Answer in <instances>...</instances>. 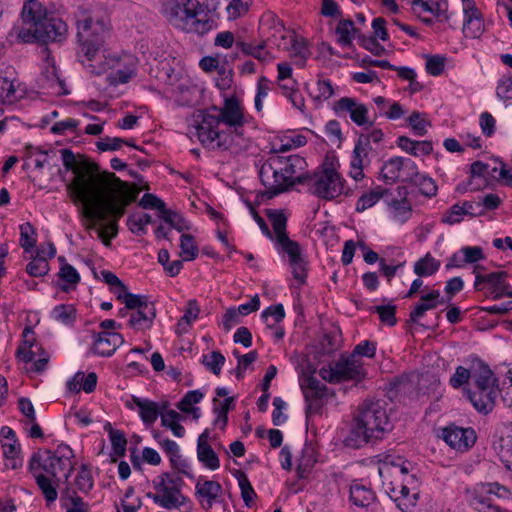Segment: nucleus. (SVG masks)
Wrapping results in <instances>:
<instances>
[{
  "label": "nucleus",
  "instance_id": "nucleus-1",
  "mask_svg": "<svg viewBox=\"0 0 512 512\" xmlns=\"http://www.w3.org/2000/svg\"><path fill=\"white\" fill-rule=\"evenodd\" d=\"M63 165L74 174L67 185L73 203L81 204L88 230H94L105 246L118 233V220L135 200L127 182L114 173L102 171L92 162H78L69 149L61 150Z\"/></svg>",
  "mask_w": 512,
  "mask_h": 512
},
{
  "label": "nucleus",
  "instance_id": "nucleus-2",
  "mask_svg": "<svg viewBox=\"0 0 512 512\" xmlns=\"http://www.w3.org/2000/svg\"><path fill=\"white\" fill-rule=\"evenodd\" d=\"M195 134L204 148L239 153L249 146L243 125L247 122L245 110L235 97H224L221 107L212 106L194 115Z\"/></svg>",
  "mask_w": 512,
  "mask_h": 512
},
{
  "label": "nucleus",
  "instance_id": "nucleus-3",
  "mask_svg": "<svg viewBox=\"0 0 512 512\" xmlns=\"http://www.w3.org/2000/svg\"><path fill=\"white\" fill-rule=\"evenodd\" d=\"M411 462L402 457L386 456L378 468L379 475L385 480L387 476L400 477V483L393 481L386 485V493L402 512H410L418 501V479Z\"/></svg>",
  "mask_w": 512,
  "mask_h": 512
},
{
  "label": "nucleus",
  "instance_id": "nucleus-4",
  "mask_svg": "<svg viewBox=\"0 0 512 512\" xmlns=\"http://www.w3.org/2000/svg\"><path fill=\"white\" fill-rule=\"evenodd\" d=\"M392 429L383 400H366L358 408L350 434L345 439L347 446L360 448L371 440L383 438Z\"/></svg>",
  "mask_w": 512,
  "mask_h": 512
},
{
  "label": "nucleus",
  "instance_id": "nucleus-5",
  "mask_svg": "<svg viewBox=\"0 0 512 512\" xmlns=\"http://www.w3.org/2000/svg\"><path fill=\"white\" fill-rule=\"evenodd\" d=\"M77 29L83 65L96 75L106 72L108 65L102 61L104 55L100 52L106 34L104 22H94L90 17L83 16L82 19L77 20Z\"/></svg>",
  "mask_w": 512,
  "mask_h": 512
},
{
  "label": "nucleus",
  "instance_id": "nucleus-6",
  "mask_svg": "<svg viewBox=\"0 0 512 512\" xmlns=\"http://www.w3.org/2000/svg\"><path fill=\"white\" fill-rule=\"evenodd\" d=\"M473 363L472 383L464 390L473 407L486 415L495 407L501 390L494 372L483 360L473 357Z\"/></svg>",
  "mask_w": 512,
  "mask_h": 512
},
{
  "label": "nucleus",
  "instance_id": "nucleus-7",
  "mask_svg": "<svg viewBox=\"0 0 512 512\" xmlns=\"http://www.w3.org/2000/svg\"><path fill=\"white\" fill-rule=\"evenodd\" d=\"M164 13L174 26L204 35L214 29V20L208 17L198 0H168Z\"/></svg>",
  "mask_w": 512,
  "mask_h": 512
},
{
  "label": "nucleus",
  "instance_id": "nucleus-8",
  "mask_svg": "<svg viewBox=\"0 0 512 512\" xmlns=\"http://www.w3.org/2000/svg\"><path fill=\"white\" fill-rule=\"evenodd\" d=\"M71 456L72 450L67 445H60L55 452L46 450L33 455L29 469L32 474L38 472L57 480L63 476L67 480L72 471Z\"/></svg>",
  "mask_w": 512,
  "mask_h": 512
},
{
  "label": "nucleus",
  "instance_id": "nucleus-9",
  "mask_svg": "<svg viewBox=\"0 0 512 512\" xmlns=\"http://www.w3.org/2000/svg\"><path fill=\"white\" fill-rule=\"evenodd\" d=\"M155 493H147V497L158 506L167 509H179L190 502L182 493L184 481L181 477L163 473L153 482Z\"/></svg>",
  "mask_w": 512,
  "mask_h": 512
},
{
  "label": "nucleus",
  "instance_id": "nucleus-10",
  "mask_svg": "<svg viewBox=\"0 0 512 512\" xmlns=\"http://www.w3.org/2000/svg\"><path fill=\"white\" fill-rule=\"evenodd\" d=\"M306 184L310 193L324 200H333L344 190V181L332 163H324L321 169L307 176Z\"/></svg>",
  "mask_w": 512,
  "mask_h": 512
},
{
  "label": "nucleus",
  "instance_id": "nucleus-11",
  "mask_svg": "<svg viewBox=\"0 0 512 512\" xmlns=\"http://www.w3.org/2000/svg\"><path fill=\"white\" fill-rule=\"evenodd\" d=\"M510 494V490L498 482L479 483L467 490L470 505L479 512L502 510L494 504V497L508 498Z\"/></svg>",
  "mask_w": 512,
  "mask_h": 512
},
{
  "label": "nucleus",
  "instance_id": "nucleus-12",
  "mask_svg": "<svg viewBox=\"0 0 512 512\" xmlns=\"http://www.w3.org/2000/svg\"><path fill=\"white\" fill-rule=\"evenodd\" d=\"M274 242L277 252L280 255L287 256L294 279L299 285H304L308 274V262L300 244L283 235Z\"/></svg>",
  "mask_w": 512,
  "mask_h": 512
},
{
  "label": "nucleus",
  "instance_id": "nucleus-13",
  "mask_svg": "<svg viewBox=\"0 0 512 512\" xmlns=\"http://www.w3.org/2000/svg\"><path fill=\"white\" fill-rule=\"evenodd\" d=\"M319 374L325 381L331 383L345 380H360L365 375L362 362L355 355L341 357L328 367H322Z\"/></svg>",
  "mask_w": 512,
  "mask_h": 512
},
{
  "label": "nucleus",
  "instance_id": "nucleus-14",
  "mask_svg": "<svg viewBox=\"0 0 512 512\" xmlns=\"http://www.w3.org/2000/svg\"><path fill=\"white\" fill-rule=\"evenodd\" d=\"M283 169L279 155L270 157L268 162L262 165L259 173L260 179L269 197L276 196L292 186V182L286 178Z\"/></svg>",
  "mask_w": 512,
  "mask_h": 512
},
{
  "label": "nucleus",
  "instance_id": "nucleus-15",
  "mask_svg": "<svg viewBox=\"0 0 512 512\" xmlns=\"http://www.w3.org/2000/svg\"><path fill=\"white\" fill-rule=\"evenodd\" d=\"M416 163L409 158L395 156L385 161L379 172V179L387 185L398 181L409 182L416 175Z\"/></svg>",
  "mask_w": 512,
  "mask_h": 512
},
{
  "label": "nucleus",
  "instance_id": "nucleus-16",
  "mask_svg": "<svg viewBox=\"0 0 512 512\" xmlns=\"http://www.w3.org/2000/svg\"><path fill=\"white\" fill-rule=\"evenodd\" d=\"M333 110L339 117L349 115L351 121L357 126H372L373 122L369 120L368 108L355 98L342 97L335 101Z\"/></svg>",
  "mask_w": 512,
  "mask_h": 512
},
{
  "label": "nucleus",
  "instance_id": "nucleus-17",
  "mask_svg": "<svg viewBox=\"0 0 512 512\" xmlns=\"http://www.w3.org/2000/svg\"><path fill=\"white\" fill-rule=\"evenodd\" d=\"M168 402L157 403L147 398L132 396L126 401V407L130 410H137L140 419L146 426L153 425L159 416L167 410Z\"/></svg>",
  "mask_w": 512,
  "mask_h": 512
},
{
  "label": "nucleus",
  "instance_id": "nucleus-18",
  "mask_svg": "<svg viewBox=\"0 0 512 512\" xmlns=\"http://www.w3.org/2000/svg\"><path fill=\"white\" fill-rule=\"evenodd\" d=\"M443 440L453 449L465 452L470 449L476 442V432L471 427H459L450 425L443 429Z\"/></svg>",
  "mask_w": 512,
  "mask_h": 512
},
{
  "label": "nucleus",
  "instance_id": "nucleus-19",
  "mask_svg": "<svg viewBox=\"0 0 512 512\" xmlns=\"http://www.w3.org/2000/svg\"><path fill=\"white\" fill-rule=\"evenodd\" d=\"M373 155V146H368V142L364 140L356 141L351 156L349 171L350 177L356 182L364 178V169L370 165Z\"/></svg>",
  "mask_w": 512,
  "mask_h": 512
},
{
  "label": "nucleus",
  "instance_id": "nucleus-20",
  "mask_svg": "<svg viewBox=\"0 0 512 512\" xmlns=\"http://www.w3.org/2000/svg\"><path fill=\"white\" fill-rule=\"evenodd\" d=\"M68 32L67 24L60 18H46L33 30V37L41 42H62Z\"/></svg>",
  "mask_w": 512,
  "mask_h": 512
},
{
  "label": "nucleus",
  "instance_id": "nucleus-21",
  "mask_svg": "<svg viewBox=\"0 0 512 512\" xmlns=\"http://www.w3.org/2000/svg\"><path fill=\"white\" fill-rule=\"evenodd\" d=\"M39 86L48 94L64 95L67 94L64 81L59 77L55 62L49 55L45 60V67L39 78Z\"/></svg>",
  "mask_w": 512,
  "mask_h": 512
},
{
  "label": "nucleus",
  "instance_id": "nucleus-22",
  "mask_svg": "<svg viewBox=\"0 0 512 512\" xmlns=\"http://www.w3.org/2000/svg\"><path fill=\"white\" fill-rule=\"evenodd\" d=\"M0 437L6 467L17 469L22 466L21 449L15 438V432L11 428L4 426L0 430Z\"/></svg>",
  "mask_w": 512,
  "mask_h": 512
},
{
  "label": "nucleus",
  "instance_id": "nucleus-23",
  "mask_svg": "<svg viewBox=\"0 0 512 512\" xmlns=\"http://www.w3.org/2000/svg\"><path fill=\"white\" fill-rule=\"evenodd\" d=\"M484 259V251L480 246H464L447 259L445 268L447 270L463 268L466 265H473Z\"/></svg>",
  "mask_w": 512,
  "mask_h": 512
},
{
  "label": "nucleus",
  "instance_id": "nucleus-24",
  "mask_svg": "<svg viewBox=\"0 0 512 512\" xmlns=\"http://www.w3.org/2000/svg\"><path fill=\"white\" fill-rule=\"evenodd\" d=\"M222 493V486L213 480L199 479L195 485V495L203 509L209 510Z\"/></svg>",
  "mask_w": 512,
  "mask_h": 512
},
{
  "label": "nucleus",
  "instance_id": "nucleus-25",
  "mask_svg": "<svg viewBox=\"0 0 512 512\" xmlns=\"http://www.w3.org/2000/svg\"><path fill=\"white\" fill-rule=\"evenodd\" d=\"M124 342V338L117 332L102 331L94 339L93 352L101 357H109Z\"/></svg>",
  "mask_w": 512,
  "mask_h": 512
},
{
  "label": "nucleus",
  "instance_id": "nucleus-26",
  "mask_svg": "<svg viewBox=\"0 0 512 512\" xmlns=\"http://www.w3.org/2000/svg\"><path fill=\"white\" fill-rule=\"evenodd\" d=\"M279 161L284 168L283 172L286 178L292 182V185L295 183H306L308 175L303 174L306 168L304 158L299 155H290L288 157L279 156Z\"/></svg>",
  "mask_w": 512,
  "mask_h": 512
},
{
  "label": "nucleus",
  "instance_id": "nucleus-27",
  "mask_svg": "<svg viewBox=\"0 0 512 512\" xmlns=\"http://www.w3.org/2000/svg\"><path fill=\"white\" fill-rule=\"evenodd\" d=\"M155 317L156 308L154 303L144 304L141 309L129 314L128 325L135 330H147L152 327Z\"/></svg>",
  "mask_w": 512,
  "mask_h": 512
},
{
  "label": "nucleus",
  "instance_id": "nucleus-28",
  "mask_svg": "<svg viewBox=\"0 0 512 512\" xmlns=\"http://www.w3.org/2000/svg\"><path fill=\"white\" fill-rule=\"evenodd\" d=\"M47 18V11L42 3L38 0H28L22 8V19L25 24L30 25V30L33 32L38 27V24Z\"/></svg>",
  "mask_w": 512,
  "mask_h": 512
},
{
  "label": "nucleus",
  "instance_id": "nucleus-29",
  "mask_svg": "<svg viewBox=\"0 0 512 512\" xmlns=\"http://www.w3.org/2000/svg\"><path fill=\"white\" fill-rule=\"evenodd\" d=\"M443 303L444 301L440 299V292L438 290H432L421 296L420 302L417 303L410 312L409 320L412 323H418L426 311L435 309L439 304Z\"/></svg>",
  "mask_w": 512,
  "mask_h": 512
},
{
  "label": "nucleus",
  "instance_id": "nucleus-30",
  "mask_svg": "<svg viewBox=\"0 0 512 512\" xmlns=\"http://www.w3.org/2000/svg\"><path fill=\"white\" fill-rule=\"evenodd\" d=\"M475 203L464 201L463 203L454 204L442 216V222L448 225H455L460 223L465 216L474 217L477 215L474 209Z\"/></svg>",
  "mask_w": 512,
  "mask_h": 512
},
{
  "label": "nucleus",
  "instance_id": "nucleus-31",
  "mask_svg": "<svg viewBox=\"0 0 512 512\" xmlns=\"http://www.w3.org/2000/svg\"><path fill=\"white\" fill-rule=\"evenodd\" d=\"M239 46L244 54L250 55L261 62H270L275 58L269 38L258 44L241 42Z\"/></svg>",
  "mask_w": 512,
  "mask_h": 512
},
{
  "label": "nucleus",
  "instance_id": "nucleus-32",
  "mask_svg": "<svg viewBox=\"0 0 512 512\" xmlns=\"http://www.w3.org/2000/svg\"><path fill=\"white\" fill-rule=\"evenodd\" d=\"M484 268L480 265H475L473 273L475 274V282L474 287L476 290H482V284L486 283L492 287H498L501 285L507 284L505 279L507 277V272L505 271H496L489 274H481L480 270Z\"/></svg>",
  "mask_w": 512,
  "mask_h": 512
},
{
  "label": "nucleus",
  "instance_id": "nucleus-33",
  "mask_svg": "<svg viewBox=\"0 0 512 512\" xmlns=\"http://www.w3.org/2000/svg\"><path fill=\"white\" fill-rule=\"evenodd\" d=\"M397 146L416 157L429 155L433 150L431 142L415 141L406 136H399L397 138Z\"/></svg>",
  "mask_w": 512,
  "mask_h": 512
},
{
  "label": "nucleus",
  "instance_id": "nucleus-34",
  "mask_svg": "<svg viewBox=\"0 0 512 512\" xmlns=\"http://www.w3.org/2000/svg\"><path fill=\"white\" fill-rule=\"evenodd\" d=\"M33 476L46 502L48 504L55 502L58 497L57 489L61 480L49 478V476L38 472L33 474Z\"/></svg>",
  "mask_w": 512,
  "mask_h": 512
},
{
  "label": "nucleus",
  "instance_id": "nucleus-35",
  "mask_svg": "<svg viewBox=\"0 0 512 512\" xmlns=\"http://www.w3.org/2000/svg\"><path fill=\"white\" fill-rule=\"evenodd\" d=\"M376 499L375 493L371 488L360 484L354 483L350 487V500L355 506L368 507L374 503Z\"/></svg>",
  "mask_w": 512,
  "mask_h": 512
},
{
  "label": "nucleus",
  "instance_id": "nucleus-36",
  "mask_svg": "<svg viewBox=\"0 0 512 512\" xmlns=\"http://www.w3.org/2000/svg\"><path fill=\"white\" fill-rule=\"evenodd\" d=\"M288 41L290 42V56L297 65L304 66L307 59L311 56L307 41L296 35L292 36V39H288Z\"/></svg>",
  "mask_w": 512,
  "mask_h": 512
},
{
  "label": "nucleus",
  "instance_id": "nucleus-37",
  "mask_svg": "<svg viewBox=\"0 0 512 512\" xmlns=\"http://www.w3.org/2000/svg\"><path fill=\"white\" fill-rule=\"evenodd\" d=\"M301 388L305 397V401L320 400L326 396V385L312 376L306 377L302 381Z\"/></svg>",
  "mask_w": 512,
  "mask_h": 512
},
{
  "label": "nucleus",
  "instance_id": "nucleus-38",
  "mask_svg": "<svg viewBox=\"0 0 512 512\" xmlns=\"http://www.w3.org/2000/svg\"><path fill=\"white\" fill-rule=\"evenodd\" d=\"M23 343L17 349V357L23 362L27 363L28 361H32L34 359V355L36 354V346H39L35 343L34 332L31 327H25L22 333Z\"/></svg>",
  "mask_w": 512,
  "mask_h": 512
},
{
  "label": "nucleus",
  "instance_id": "nucleus-39",
  "mask_svg": "<svg viewBox=\"0 0 512 512\" xmlns=\"http://www.w3.org/2000/svg\"><path fill=\"white\" fill-rule=\"evenodd\" d=\"M278 82L283 96H285L295 108L299 109L301 112H304L305 100L301 92L297 89L296 81L294 79H289L285 82Z\"/></svg>",
  "mask_w": 512,
  "mask_h": 512
},
{
  "label": "nucleus",
  "instance_id": "nucleus-40",
  "mask_svg": "<svg viewBox=\"0 0 512 512\" xmlns=\"http://www.w3.org/2000/svg\"><path fill=\"white\" fill-rule=\"evenodd\" d=\"M233 397H227L223 401L213 399L214 426L224 430L228 423V412L233 408Z\"/></svg>",
  "mask_w": 512,
  "mask_h": 512
},
{
  "label": "nucleus",
  "instance_id": "nucleus-41",
  "mask_svg": "<svg viewBox=\"0 0 512 512\" xmlns=\"http://www.w3.org/2000/svg\"><path fill=\"white\" fill-rule=\"evenodd\" d=\"M200 307L196 300H189L184 315L179 319L176 327V333L185 334L191 328L192 323L198 318Z\"/></svg>",
  "mask_w": 512,
  "mask_h": 512
},
{
  "label": "nucleus",
  "instance_id": "nucleus-42",
  "mask_svg": "<svg viewBox=\"0 0 512 512\" xmlns=\"http://www.w3.org/2000/svg\"><path fill=\"white\" fill-rule=\"evenodd\" d=\"M356 32L357 29L355 28L352 20H340L335 30L337 43L342 47L350 48Z\"/></svg>",
  "mask_w": 512,
  "mask_h": 512
},
{
  "label": "nucleus",
  "instance_id": "nucleus-43",
  "mask_svg": "<svg viewBox=\"0 0 512 512\" xmlns=\"http://www.w3.org/2000/svg\"><path fill=\"white\" fill-rule=\"evenodd\" d=\"M440 261L434 258L430 253L417 260L413 270L419 277H428L435 274L440 268Z\"/></svg>",
  "mask_w": 512,
  "mask_h": 512
},
{
  "label": "nucleus",
  "instance_id": "nucleus-44",
  "mask_svg": "<svg viewBox=\"0 0 512 512\" xmlns=\"http://www.w3.org/2000/svg\"><path fill=\"white\" fill-rule=\"evenodd\" d=\"M473 357L474 356H470L466 360L468 367L458 366L455 370V373L450 377L449 384L453 388H460L465 384H468L470 379L472 380L474 369Z\"/></svg>",
  "mask_w": 512,
  "mask_h": 512
},
{
  "label": "nucleus",
  "instance_id": "nucleus-45",
  "mask_svg": "<svg viewBox=\"0 0 512 512\" xmlns=\"http://www.w3.org/2000/svg\"><path fill=\"white\" fill-rule=\"evenodd\" d=\"M313 101L321 103L335 95V88L332 82L324 77H319L316 81V87L309 91Z\"/></svg>",
  "mask_w": 512,
  "mask_h": 512
},
{
  "label": "nucleus",
  "instance_id": "nucleus-46",
  "mask_svg": "<svg viewBox=\"0 0 512 512\" xmlns=\"http://www.w3.org/2000/svg\"><path fill=\"white\" fill-rule=\"evenodd\" d=\"M411 9L417 17H421L423 13L439 17L444 12L442 4L437 0H412Z\"/></svg>",
  "mask_w": 512,
  "mask_h": 512
},
{
  "label": "nucleus",
  "instance_id": "nucleus-47",
  "mask_svg": "<svg viewBox=\"0 0 512 512\" xmlns=\"http://www.w3.org/2000/svg\"><path fill=\"white\" fill-rule=\"evenodd\" d=\"M182 416L175 410H166L161 415L162 426L170 429L174 436L183 437L185 435V428L180 424Z\"/></svg>",
  "mask_w": 512,
  "mask_h": 512
},
{
  "label": "nucleus",
  "instance_id": "nucleus-48",
  "mask_svg": "<svg viewBox=\"0 0 512 512\" xmlns=\"http://www.w3.org/2000/svg\"><path fill=\"white\" fill-rule=\"evenodd\" d=\"M409 183H413L419 188L421 194L426 197H433L437 193V185L435 181L426 174L419 173L418 167L416 166V175L409 180Z\"/></svg>",
  "mask_w": 512,
  "mask_h": 512
},
{
  "label": "nucleus",
  "instance_id": "nucleus-49",
  "mask_svg": "<svg viewBox=\"0 0 512 512\" xmlns=\"http://www.w3.org/2000/svg\"><path fill=\"white\" fill-rule=\"evenodd\" d=\"M20 239L19 244L25 252H31L37 243V232L30 222H25L19 226Z\"/></svg>",
  "mask_w": 512,
  "mask_h": 512
},
{
  "label": "nucleus",
  "instance_id": "nucleus-50",
  "mask_svg": "<svg viewBox=\"0 0 512 512\" xmlns=\"http://www.w3.org/2000/svg\"><path fill=\"white\" fill-rule=\"evenodd\" d=\"M105 429L109 432L113 454L119 457L124 456L127 445L125 434L120 430L113 429L109 423L105 426Z\"/></svg>",
  "mask_w": 512,
  "mask_h": 512
},
{
  "label": "nucleus",
  "instance_id": "nucleus-51",
  "mask_svg": "<svg viewBox=\"0 0 512 512\" xmlns=\"http://www.w3.org/2000/svg\"><path fill=\"white\" fill-rule=\"evenodd\" d=\"M197 458L207 469L217 470L220 467V460L211 445L197 447Z\"/></svg>",
  "mask_w": 512,
  "mask_h": 512
},
{
  "label": "nucleus",
  "instance_id": "nucleus-52",
  "mask_svg": "<svg viewBox=\"0 0 512 512\" xmlns=\"http://www.w3.org/2000/svg\"><path fill=\"white\" fill-rule=\"evenodd\" d=\"M51 318L63 324L69 325L75 321L76 310L71 304H60L55 306L51 311Z\"/></svg>",
  "mask_w": 512,
  "mask_h": 512
},
{
  "label": "nucleus",
  "instance_id": "nucleus-53",
  "mask_svg": "<svg viewBox=\"0 0 512 512\" xmlns=\"http://www.w3.org/2000/svg\"><path fill=\"white\" fill-rule=\"evenodd\" d=\"M268 218L274 230V241L279 240L281 236H288L286 233L287 217L282 211L271 210L268 212Z\"/></svg>",
  "mask_w": 512,
  "mask_h": 512
},
{
  "label": "nucleus",
  "instance_id": "nucleus-54",
  "mask_svg": "<svg viewBox=\"0 0 512 512\" xmlns=\"http://www.w3.org/2000/svg\"><path fill=\"white\" fill-rule=\"evenodd\" d=\"M150 223H152V216L147 213L130 215L127 221L130 231L136 235L146 234V226Z\"/></svg>",
  "mask_w": 512,
  "mask_h": 512
},
{
  "label": "nucleus",
  "instance_id": "nucleus-55",
  "mask_svg": "<svg viewBox=\"0 0 512 512\" xmlns=\"http://www.w3.org/2000/svg\"><path fill=\"white\" fill-rule=\"evenodd\" d=\"M384 192V189L378 187L375 190L364 193L356 203V211L363 212L373 207L383 197Z\"/></svg>",
  "mask_w": 512,
  "mask_h": 512
},
{
  "label": "nucleus",
  "instance_id": "nucleus-56",
  "mask_svg": "<svg viewBox=\"0 0 512 512\" xmlns=\"http://www.w3.org/2000/svg\"><path fill=\"white\" fill-rule=\"evenodd\" d=\"M392 209V218L393 220L404 223L411 216V206L406 199L402 200H393L390 204Z\"/></svg>",
  "mask_w": 512,
  "mask_h": 512
},
{
  "label": "nucleus",
  "instance_id": "nucleus-57",
  "mask_svg": "<svg viewBox=\"0 0 512 512\" xmlns=\"http://www.w3.org/2000/svg\"><path fill=\"white\" fill-rule=\"evenodd\" d=\"M160 217L170 225V227L174 228L179 232H183L185 230H190V224L177 212L165 209Z\"/></svg>",
  "mask_w": 512,
  "mask_h": 512
},
{
  "label": "nucleus",
  "instance_id": "nucleus-58",
  "mask_svg": "<svg viewBox=\"0 0 512 512\" xmlns=\"http://www.w3.org/2000/svg\"><path fill=\"white\" fill-rule=\"evenodd\" d=\"M407 121L413 133L417 136H424L427 133V127L430 126L426 115L419 111H413Z\"/></svg>",
  "mask_w": 512,
  "mask_h": 512
},
{
  "label": "nucleus",
  "instance_id": "nucleus-59",
  "mask_svg": "<svg viewBox=\"0 0 512 512\" xmlns=\"http://www.w3.org/2000/svg\"><path fill=\"white\" fill-rule=\"evenodd\" d=\"M202 363L213 374L219 375L225 363V357L220 351H212L203 355Z\"/></svg>",
  "mask_w": 512,
  "mask_h": 512
},
{
  "label": "nucleus",
  "instance_id": "nucleus-60",
  "mask_svg": "<svg viewBox=\"0 0 512 512\" xmlns=\"http://www.w3.org/2000/svg\"><path fill=\"white\" fill-rule=\"evenodd\" d=\"M63 506L66 507V512H88V505L83 499L77 495H70L67 490L62 495Z\"/></svg>",
  "mask_w": 512,
  "mask_h": 512
},
{
  "label": "nucleus",
  "instance_id": "nucleus-61",
  "mask_svg": "<svg viewBox=\"0 0 512 512\" xmlns=\"http://www.w3.org/2000/svg\"><path fill=\"white\" fill-rule=\"evenodd\" d=\"M498 98L508 104H512V76L511 74L503 75L496 88Z\"/></svg>",
  "mask_w": 512,
  "mask_h": 512
},
{
  "label": "nucleus",
  "instance_id": "nucleus-62",
  "mask_svg": "<svg viewBox=\"0 0 512 512\" xmlns=\"http://www.w3.org/2000/svg\"><path fill=\"white\" fill-rule=\"evenodd\" d=\"M50 270L48 261L32 256L31 261L26 266V272L32 277H43Z\"/></svg>",
  "mask_w": 512,
  "mask_h": 512
},
{
  "label": "nucleus",
  "instance_id": "nucleus-63",
  "mask_svg": "<svg viewBox=\"0 0 512 512\" xmlns=\"http://www.w3.org/2000/svg\"><path fill=\"white\" fill-rule=\"evenodd\" d=\"M294 33H287L283 27L276 29L275 33L269 36V42L272 47L276 46L278 49L289 51L290 42L288 39H292Z\"/></svg>",
  "mask_w": 512,
  "mask_h": 512
},
{
  "label": "nucleus",
  "instance_id": "nucleus-64",
  "mask_svg": "<svg viewBox=\"0 0 512 512\" xmlns=\"http://www.w3.org/2000/svg\"><path fill=\"white\" fill-rule=\"evenodd\" d=\"M180 240L181 254L184 260L191 261L195 259L198 255V248L195 245L194 238L191 235L182 234Z\"/></svg>",
  "mask_w": 512,
  "mask_h": 512
}]
</instances>
